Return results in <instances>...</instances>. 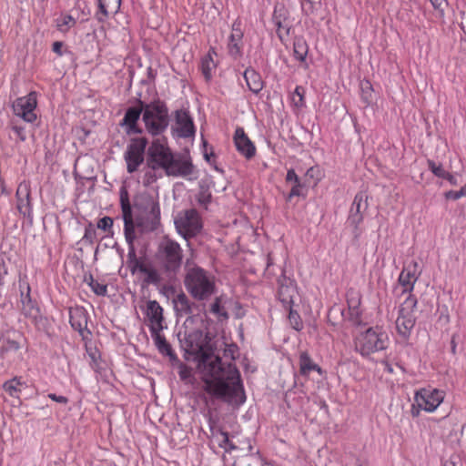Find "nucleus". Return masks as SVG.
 Segmentation results:
<instances>
[{
  "instance_id": "nucleus-35",
  "label": "nucleus",
  "mask_w": 466,
  "mask_h": 466,
  "mask_svg": "<svg viewBox=\"0 0 466 466\" xmlns=\"http://www.w3.org/2000/svg\"><path fill=\"white\" fill-rule=\"evenodd\" d=\"M25 198H21L18 200L17 208L18 210L26 215L29 213V203H28V193L26 192V188L25 187Z\"/></svg>"
},
{
  "instance_id": "nucleus-28",
  "label": "nucleus",
  "mask_w": 466,
  "mask_h": 466,
  "mask_svg": "<svg viewBox=\"0 0 466 466\" xmlns=\"http://www.w3.org/2000/svg\"><path fill=\"white\" fill-rule=\"evenodd\" d=\"M24 387L25 382L18 378H14L4 384L5 390L12 397H17Z\"/></svg>"
},
{
  "instance_id": "nucleus-49",
  "label": "nucleus",
  "mask_w": 466,
  "mask_h": 466,
  "mask_svg": "<svg viewBox=\"0 0 466 466\" xmlns=\"http://www.w3.org/2000/svg\"><path fill=\"white\" fill-rule=\"evenodd\" d=\"M300 195V185L299 182L296 183V185L291 188L289 198H291L295 196Z\"/></svg>"
},
{
  "instance_id": "nucleus-15",
  "label": "nucleus",
  "mask_w": 466,
  "mask_h": 466,
  "mask_svg": "<svg viewBox=\"0 0 466 466\" xmlns=\"http://www.w3.org/2000/svg\"><path fill=\"white\" fill-rule=\"evenodd\" d=\"M146 315L149 321L151 332L163 329V309L156 300H150L147 304Z\"/></svg>"
},
{
  "instance_id": "nucleus-45",
  "label": "nucleus",
  "mask_w": 466,
  "mask_h": 466,
  "mask_svg": "<svg viewBox=\"0 0 466 466\" xmlns=\"http://www.w3.org/2000/svg\"><path fill=\"white\" fill-rule=\"evenodd\" d=\"M336 313H340L342 319H346L345 312L339 307H333L329 312V319H331L332 316Z\"/></svg>"
},
{
  "instance_id": "nucleus-24",
  "label": "nucleus",
  "mask_w": 466,
  "mask_h": 466,
  "mask_svg": "<svg viewBox=\"0 0 466 466\" xmlns=\"http://www.w3.org/2000/svg\"><path fill=\"white\" fill-rule=\"evenodd\" d=\"M417 279V275L414 271L404 268L399 277V282L403 287V291L410 292L414 288Z\"/></svg>"
},
{
  "instance_id": "nucleus-31",
  "label": "nucleus",
  "mask_w": 466,
  "mask_h": 466,
  "mask_svg": "<svg viewBox=\"0 0 466 466\" xmlns=\"http://www.w3.org/2000/svg\"><path fill=\"white\" fill-rule=\"evenodd\" d=\"M308 53V47L302 39H298L294 42V55L296 59L304 61Z\"/></svg>"
},
{
  "instance_id": "nucleus-25",
  "label": "nucleus",
  "mask_w": 466,
  "mask_h": 466,
  "mask_svg": "<svg viewBox=\"0 0 466 466\" xmlns=\"http://www.w3.org/2000/svg\"><path fill=\"white\" fill-rule=\"evenodd\" d=\"M70 323L76 330L82 331L85 329L86 318L82 309L76 308L70 310Z\"/></svg>"
},
{
  "instance_id": "nucleus-14",
  "label": "nucleus",
  "mask_w": 466,
  "mask_h": 466,
  "mask_svg": "<svg viewBox=\"0 0 466 466\" xmlns=\"http://www.w3.org/2000/svg\"><path fill=\"white\" fill-rule=\"evenodd\" d=\"M234 143L238 153L246 158L249 159L255 156L256 147L248 137L243 128L238 127L236 129L234 134Z\"/></svg>"
},
{
  "instance_id": "nucleus-22",
  "label": "nucleus",
  "mask_w": 466,
  "mask_h": 466,
  "mask_svg": "<svg viewBox=\"0 0 466 466\" xmlns=\"http://www.w3.org/2000/svg\"><path fill=\"white\" fill-rule=\"evenodd\" d=\"M143 109L129 108L123 119L124 125L127 126V133H137L139 130L136 127V124L140 116Z\"/></svg>"
},
{
  "instance_id": "nucleus-36",
  "label": "nucleus",
  "mask_w": 466,
  "mask_h": 466,
  "mask_svg": "<svg viewBox=\"0 0 466 466\" xmlns=\"http://www.w3.org/2000/svg\"><path fill=\"white\" fill-rule=\"evenodd\" d=\"M429 167L431 170V172L439 177L445 178L448 172L444 170V168L441 165H436L434 162L431 161L429 162Z\"/></svg>"
},
{
  "instance_id": "nucleus-44",
  "label": "nucleus",
  "mask_w": 466,
  "mask_h": 466,
  "mask_svg": "<svg viewBox=\"0 0 466 466\" xmlns=\"http://www.w3.org/2000/svg\"><path fill=\"white\" fill-rule=\"evenodd\" d=\"M48 398L54 401L63 403V404H66L68 401L67 398H66L65 396H57L54 393H49Z\"/></svg>"
},
{
  "instance_id": "nucleus-47",
  "label": "nucleus",
  "mask_w": 466,
  "mask_h": 466,
  "mask_svg": "<svg viewBox=\"0 0 466 466\" xmlns=\"http://www.w3.org/2000/svg\"><path fill=\"white\" fill-rule=\"evenodd\" d=\"M131 264L132 265L130 266V268H131V271L133 274L136 273L137 270H139V271L144 270L143 266L138 261H137V260L131 261Z\"/></svg>"
},
{
  "instance_id": "nucleus-13",
  "label": "nucleus",
  "mask_w": 466,
  "mask_h": 466,
  "mask_svg": "<svg viewBox=\"0 0 466 466\" xmlns=\"http://www.w3.org/2000/svg\"><path fill=\"white\" fill-rule=\"evenodd\" d=\"M173 132L179 137H188L194 135L195 129L191 117L185 111H177Z\"/></svg>"
},
{
  "instance_id": "nucleus-7",
  "label": "nucleus",
  "mask_w": 466,
  "mask_h": 466,
  "mask_svg": "<svg viewBox=\"0 0 466 466\" xmlns=\"http://www.w3.org/2000/svg\"><path fill=\"white\" fill-rule=\"evenodd\" d=\"M417 299L413 296H409L400 306L398 317L395 320V329L398 336L404 342H407L410 337L412 329L416 323L415 309Z\"/></svg>"
},
{
  "instance_id": "nucleus-51",
  "label": "nucleus",
  "mask_w": 466,
  "mask_h": 466,
  "mask_svg": "<svg viewBox=\"0 0 466 466\" xmlns=\"http://www.w3.org/2000/svg\"><path fill=\"white\" fill-rule=\"evenodd\" d=\"M221 443H220V446L221 447H224L225 449H227V445L226 443H228V434L225 433V432H221Z\"/></svg>"
},
{
  "instance_id": "nucleus-11",
  "label": "nucleus",
  "mask_w": 466,
  "mask_h": 466,
  "mask_svg": "<svg viewBox=\"0 0 466 466\" xmlns=\"http://www.w3.org/2000/svg\"><path fill=\"white\" fill-rule=\"evenodd\" d=\"M147 141L145 137L132 138L124 154L127 169L129 173L137 170L144 161V154Z\"/></svg>"
},
{
  "instance_id": "nucleus-29",
  "label": "nucleus",
  "mask_w": 466,
  "mask_h": 466,
  "mask_svg": "<svg viewBox=\"0 0 466 466\" xmlns=\"http://www.w3.org/2000/svg\"><path fill=\"white\" fill-rule=\"evenodd\" d=\"M216 67V64L213 60V56L209 52L207 56H205L201 61V70L206 79H210L212 77L213 71Z\"/></svg>"
},
{
  "instance_id": "nucleus-16",
  "label": "nucleus",
  "mask_w": 466,
  "mask_h": 466,
  "mask_svg": "<svg viewBox=\"0 0 466 466\" xmlns=\"http://www.w3.org/2000/svg\"><path fill=\"white\" fill-rule=\"evenodd\" d=\"M279 297L286 308L291 309L299 297L296 285L291 280L281 284L279 289Z\"/></svg>"
},
{
  "instance_id": "nucleus-9",
  "label": "nucleus",
  "mask_w": 466,
  "mask_h": 466,
  "mask_svg": "<svg viewBox=\"0 0 466 466\" xmlns=\"http://www.w3.org/2000/svg\"><path fill=\"white\" fill-rule=\"evenodd\" d=\"M175 225L177 232L185 238L196 236L202 228L201 219L194 209L178 213Z\"/></svg>"
},
{
  "instance_id": "nucleus-56",
  "label": "nucleus",
  "mask_w": 466,
  "mask_h": 466,
  "mask_svg": "<svg viewBox=\"0 0 466 466\" xmlns=\"http://www.w3.org/2000/svg\"><path fill=\"white\" fill-rule=\"evenodd\" d=\"M21 191H22V187H18V189H17V192H16L17 196H19V194L21 193Z\"/></svg>"
},
{
  "instance_id": "nucleus-5",
  "label": "nucleus",
  "mask_w": 466,
  "mask_h": 466,
  "mask_svg": "<svg viewBox=\"0 0 466 466\" xmlns=\"http://www.w3.org/2000/svg\"><path fill=\"white\" fill-rule=\"evenodd\" d=\"M185 286L188 293L198 300L207 299L215 290L213 278L198 267L188 269L185 279Z\"/></svg>"
},
{
  "instance_id": "nucleus-43",
  "label": "nucleus",
  "mask_w": 466,
  "mask_h": 466,
  "mask_svg": "<svg viewBox=\"0 0 466 466\" xmlns=\"http://www.w3.org/2000/svg\"><path fill=\"white\" fill-rule=\"evenodd\" d=\"M289 319L293 321V327L295 329L299 330L302 328L301 323L298 320L299 317L294 314V312L290 309L289 311Z\"/></svg>"
},
{
  "instance_id": "nucleus-12",
  "label": "nucleus",
  "mask_w": 466,
  "mask_h": 466,
  "mask_svg": "<svg viewBox=\"0 0 466 466\" xmlns=\"http://www.w3.org/2000/svg\"><path fill=\"white\" fill-rule=\"evenodd\" d=\"M36 93L31 92L25 96L17 98L13 104V110L15 115L23 120L32 123L36 119Z\"/></svg>"
},
{
  "instance_id": "nucleus-37",
  "label": "nucleus",
  "mask_w": 466,
  "mask_h": 466,
  "mask_svg": "<svg viewBox=\"0 0 466 466\" xmlns=\"http://www.w3.org/2000/svg\"><path fill=\"white\" fill-rule=\"evenodd\" d=\"M353 205L356 207V211L357 213H360V209L362 208V205H363V198L362 196H356L355 197V199H354V203ZM361 215L360 214H357L354 218V221L359 223L360 220H361Z\"/></svg>"
},
{
  "instance_id": "nucleus-2",
  "label": "nucleus",
  "mask_w": 466,
  "mask_h": 466,
  "mask_svg": "<svg viewBox=\"0 0 466 466\" xmlns=\"http://www.w3.org/2000/svg\"><path fill=\"white\" fill-rule=\"evenodd\" d=\"M122 213L125 223V236L129 243L137 233L150 232L157 228L160 219V207L157 194H141L133 208L127 200L121 198Z\"/></svg>"
},
{
  "instance_id": "nucleus-10",
  "label": "nucleus",
  "mask_w": 466,
  "mask_h": 466,
  "mask_svg": "<svg viewBox=\"0 0 466 466\" xmlns=\"http://www.w3.org/2000/svg\"><path fill=\"white\" fill-rule=\"evenodd\" d=\"M159 257L166 269L176 271L179 268L182 261L181 248L177 242L164 238L159 244Z\"/></svg>"
},
{
  "instance_id": "nucleus-26",
  "label": "nucleus",
  "mask_w": 466,
  "mask_h": 466,
  "mask_svg": "<svg viewBox=\"0 0 466 466\" xmlns=\"http://www.w3.org/2000/svg\"><path fill=\"white\" fill-rule=\"evenodd\" d=\"M100 13L105 15L116 14L121 4V0H98Z\"/></svg>"
},
{
  "instance_id": "nucleus-52",
  "label": "nucleus",
  "mask_w": 466,
  "mask_h": 466,
  "mask_svg": "<svg viewBox=\"0 0 466 466\" xmlns=\"http://www.w3.org/2000/svg\"><path fill=\"white\" fill-rule=\"evenodd\" d=\"M445 179H447L451 185H457L458 184V181L457 179L455 178L454 176L451 175L450 173H447L446 177H445Z\"/></svg>"
},
{
  "instance_id": "nucleus-32",
  "label": "nucleus",
  "mask_w": 466,
  "mask_h": 466,
  "mask_svg": "<svg viewBox=\"0 0 466 466\" xmlns=\"http://www.w3.org/2000/svg\"><path fill=\"white\" fill-rule=\"evenodd\" d=\"M288 17V11L284 6L280 7H275L273 15H272V21H287Z\"/></svg>"
},
{
  "instance_id": "nucleus-19",
  "label": "nucleus",
  "mask_w": 466,
  "mask_h": 466,
  "mask_svg": "<svg viewBox=\"0 0 466 466\" xmlns=\"http://www.w3.org/2000/svg\"><path fill=\"white\" fill-rule=\"evenodd\" d=\"M232 301L226 296H219L212 303L210 310L218 318L228 319V309Z\"/></svg>"
},
{
  "instance_id": "nucleus-34",
  "label": "nucleus",
  "mask_w": 466,
  "mask_h": 466,
  "mask_svg": "<svg viewBox=\"0 0 466 466\" xmlns=\"http://www.w3.org/2000/svg\"><path fill=\"white\" fill-rule=\"evenodd\" d=\"M179 377L181 380L191 382L192 380V370L190 368L186 366L185 364L179 365V371H178Z\"/></svg>"
},
{
  "instance_id": "nucleus-18",
  "label": "nucleus",
  "mask_w": 466,
  "mask_h": 466,
  "mask_svg": "<svg viewBox=\"0 0 466 466\" xmlns=\"http://www.w3.org/2000/svg\"><path fill=\"white\" fill-rule=\"evenodd\" d=\"M242 37L240 23L236 21L232 25V32L228 42V49L231 55L237 56L240 53Z\"/></svg>"
},
{
  "instance_id": "nucleus-17",
  "label": "nucleus",
  "mask_w": 466,
  "mask_h": 466,
  "mask_svg": "<svg viewBox=\"0 0 466 466\" xmlns=\"http://www.w3.org/2000/svg\"><path fill=\"white\" fill-rule=\"evenodd\" d=\"M347 303L349 319L352 322H358L361 313L360 293L356 290H349L347 293Z\"/></svg>"
},
{
  "instance_id": "nucleus-27",
  "label": "nucleus",
  "mask_w": 466,
  "mask_h": 466,
  "mask_svg": "<svg viewBox=\"0 0 466 466\" xmlns=\"http://www.w3.org/2000/svg\"><path fill=\"white\" fill-rule=\"evenodd\" d=\"M305 89L302 86H297L290 96L292 106L296 110H301L305 106Z\"/></svg>"
},
{
  "instance_id": "nucleus-39",
  "label": "nucleus",
  "mask_w": 466,
  "mask_h": 466,
  "mask_svg": "<svg viewBox=\"0 0 466 466\" xmlns=\"http://www.w3.org/2000/svg\"><path fill=\"white\" fill-rule=\"evenodd\" d=\"M362 92H363V99L365 100V102L369 105L371 103L372 101V88L370 85V83H366L365 85L362 86Z\"/></svg>"
},
{
  "instance_id": "nucleus-20",
  "label": "nucleus",
  "mask_w": 466,
  "mask_h": 466,
  "mask_svg": "<svg viewBox=\"0 0 466 466\" xmlns=\"http://www.w3.org/2000/svg\"><path fill=\"white\" fill-rule=\"evenodd\" d=\"M76 24V18L71 14L62 13L56 19V27L63 34L69 32Z\"/></svg>"
},
{
  "instance_id": "nucleus-3",
  "label": "nucleus",
  "mask_w": 466,
  "mask_h": 466,
  "mask_svg": "<svg viewBox=\"0 0 466 466\" xmlns=\"http://www.w3.org/2000/svg\"><path fill=\"white\" fill-rule=\"evenodd\" d=\"M147 164L152 169L165 170L168 176L186 177L193 171L190 162L174 157L164 138H156L152 141L147 149Z\"/></svg>"
},
{
  "instance_id": "nucleus-23",
  "label": "nucleus",
  "mask_w": 466,
  "mask_h": 466,
  "mask_svg": "<svg viewBox=\"0 0 466 466\" xmlns=\"http://www.w3.org/2000/svg\"><path fill=\"white\" fill-rule=\"evenodd\" d=\"M299 369L302 375H308L310 371L316 370L319 374H322V370L309 358L307 352H301L299 356Z\"/></svg>"
},
{
  "instance_id": "nucleus-38",
  "label": "nucleus",
  "mask_w": 466,
  "mask_h": 466,
  "mask_svg": "<svg viewBox=\"0 0 466 466\" xmlns=\"http://www.w3.org/2000/svg\"><path fill=\"white\" fill-rule=\"evenodd\" d=\"M113 226V220L109 217H104L97 222V228L104 231H108Z\"/></svg>"
},
{
  "instance_id": "nucleus-40",
  "label": "nucleus",
  "mask_w": 466,
  "mask_h": 466,
  "mask_svg": "<svg viewBox=\"0 0 466 466\" xmlns=\"http://www.w3.org/2000/svg\"><path fill=\"white\" fill-rule=\"evenodd\" d=\"M91 288H92L93 291H94L96 294H97V295H101V296L106 295V290H107V289H106V285L101 284V283H99V282H97V281H93V282L91 283Z\"/></svg>"
},
{
  "instance_id": "nucleus-4",
  "label": "nucleus",
  "mask_w": 466,
  "mask_h": 466,
  "mask_svg": "<svg viewBox=\"0 0 466 466\" xmlns=\"http://www.w3.org/2000/svg\"><path fill=\"white\" fill-rule=\"evenodd\" d=\"M389 343V334L380 326L366 329L360 332L354 339L356 351L363 357L386 350Z\"/></svg>"
},
{
  "instance_id": "nucleus-21",
  "label": "nucleus",
  "mask_w": 466,
  "mask_h": 466,
  "mask_svg": "<svg viewBox=\"0 0 466 466\" xmlns=\"http://www.w3.org/2000/svg\"><path fill=\"white\" fill-rule=\"evenodd\" d=\"M244 77L246 79L248 88L254 92L258 93L263 87V82L260 76L253 69H247L244 72Z\"/></svg>"
},
{
  "instance_id": "nucleus-50",
  "label": "nucleus",
  "mask_w": 466,
  "mask_h": 466,
  "mask_svg": "<svg viewBox=\"0 0 466 466\" xmlns=\"http://www.w3.org/2000/svg\"><path fill=\"white\" fill-rule=\"evenodd\" d=\"M62 47H63V44L61 42H55L53 44V51L59 56L62 55Z\"/></svg>"
},
{
  "instance_id": "nucleus-57",
  "label": "nucleus",
  "mask_w": 466,
  "mask_h": 466,
  "mask_svg": "<svg viewBox=\"0 0 466 466\" xmlns=\"http://www.w3.org/2000/svg\"><path fill=\"white\" fill-rule=\"evenodd\" d=\"M85 238H89V230H86V234H85Z\"/></svg>"
},
{
  "instance_id": "nucleus-8",
  "label": "nucleus",
  "mask_w": 466,
  "mask_h": 466,
  "mask_svg": "<svg viewBox=\"0 0 466 466\" xmlns=\"http://www.w3.org/2000/svg\"><path fill=\"white\" fill-rule=\"evenodd\" d=\"M143 121L152 135L162 133L168 126L167 107L160 103H152L143 107Z\"/></svg>"
},
{
  "instance_id": "nucleus-30",
  "label": "nucleus",
  "mask_w": 466,
  "mask_h": 466,
  "mask_svg": "<svg viewBox=\"0 0 466 466\" xmlns=\"http://www.w3.org/2000/svg\"><path fill=\"white\" fill-rule=\"evenodd\" d=\"M159 332L160 331L152 332L157 348L161 353L166 355H171L170 346L166 341L165 338L160 335Z\"/></svg>"
},
{
  "instance_id": "nucleus-41",
  "label": "nucleus",
  "mask_w": 466,
  "mask_h": 466,
  "mask_svg": "<svg viewBox=\"0 0 466 466\" xmlns=\"http://www.w3.org/2000/svg\"><path fill=\"white\" fill-rule=\"evenodd\" d=\"M433 7L440 12L441 16L444 15V7L447 5L446 0H431Z\"/></svg>"
},
{
  "instance_id": "nucleus-33",
  "label": "nucleus",
  "mask_w": 466,
  "mask_h": 466,
  "mask_svg": "<svg viewBox=\"0 0 466 466\" xmlns=\"http://www.w3.org/2000/svg\"><path fill=\"white\" fill-rule=\"evenodd\" d=\"M275 26L277 27V34L279 37L282 40L283 35H288L289 33V25L286 23V21H277L273 22Z\"/></svg>"
},
{
  "instance_id": "nucleus-55",
  "label": "nucleus",
  "mask_w": 466,
  "mask_h": 466,
  "mask_svg": "<svg viewBox=\"0 0 466 466\" xmlns=\"http://www.w3.org/2000/svg\"><path fill=\"white\" fill-rule=\"evenodd\" d=\"M445 466H455V464L451 461L446 462Z\"/></svg>"
},
{
  "instance_id": "nucleus-1",
  "label": "nucleus",
  "mask_w": 466,
  "mask_h": 466,
  "mask_svg": "<svg viewBox=\"0 0 466 466\" xmlns=\"http://www.w3.org/2000/svg\"><path fill=\"white\" fill-rule=\"evenodd\" d=\"M180 346L187 361L197 363V372L204 383V390L230 404L245 402V393L236 367L223 364L214 352L210 339L201 330L185 334Z\"/></svg>"
},
{
  "instance_id": "nucleus-48",
  "label": "nucleus",
  "mask_w": 466,
  "mask_h": 466,
  "mask_svg": "<svg viewBox=\"0 0 466 466\" xmlns=\"http://www.w3.org/2000/svg\"><path fill=\"white\" fill-rule=\"evenodd\" d=\"M287 180L294 181L295 183H299V177L293 169H290L287 173Z\"/></svg>"
},
{
  "instance_id": "nucleus-6",
  "label": "nucleus",
  "mask_w": 466,
  "mask_h": 466,
  "mask_svg": "<svg viewBox=\"0 0 466 466\" xmlns=\"http://www.w3.org/2000/svg\"><path fill=\"white\" fill-rule=\"evenodd\" d=\"M446 392L443 390L425 387L415 391L414 403L411 407L413 416H418L420 411L434 412L443 402Z\"/></svg>"
},
{
  "instance_id": "nucleus-42",
  "label": "nucleus",
  "mask_w": 466,
  "mask_h": 466,
  "mask_svg": "<svg viewBox=\"0 0 466 466\" xmlns=\"http://www.w3.org/2000/svg\"><path fill=\"white\" fill-rule=\"evenodd\" d=\"M462 197H464V196L461 189L457 190V191L451 190V191H448L445 193V198L448 199L457 200Z\"/></svg>"
},
{
  "instance_id": "nucleus-54",
  "label": "nucleus",
  "mask_w": 466,
  "mask_h": 466,
  "mask_svg": "<svg viewBox=\"0 0 466 466\" xmlns=\"http://www.w3.org/2000/svg\"><path fill=\"white\" fill-rule=\"evenodd\" d=\"M464 197H466V184L461 188Z\"/></svg>"
},
{
  "instance_id": "nucleus-46",
  "label": "nucleus",
  "mask_w": 466,
  "mask_h": 466,
  "mask_svg": "<svg viewBox=\"0 0 466 466\" xmlns=\"http://www.w3.org/2000/svg\"><path fill=\"white\" fill-rule=\"evenodd\" d=\"M380 364L383 366L384 370L386 372H388L390 374L394 372V368H393L392 364H390L387 359L382 360L380 361Z\"/></svg>"
},
{
  "instance_id": "nucleus-53",
  "label": "nucleus",
  "mask_w": 466,
  "mask_h": 466,
  "mask_svg": "<svg viewBox=\"0 0 466 466\" xmlns=\"http://www.w3.org/2000/svg\"><path fill=\"white\" fill-rule=\"evenodd\" d=\"M11 347L14 348L15 350H17L19 346H18V344L16 342L13 341L11 343Z\"/></svg>"
}]
</instances>
